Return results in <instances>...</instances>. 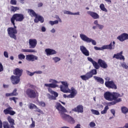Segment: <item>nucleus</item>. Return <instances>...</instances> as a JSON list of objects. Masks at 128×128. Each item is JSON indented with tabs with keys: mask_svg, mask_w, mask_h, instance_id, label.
<instances>
[{
	"mask_svg": "<svg viewBox=\"0 0 128 128\" xmlns=\"http://www.w3.org/2000/svg\"><path fill=\"white\" fill-rule=\"evenodd\" d=\"M24 20V16L22 14H15L10 18L11 24L14 26V28L10 27L7 29L8 34L10 38L16 40V26L15 22H22Z\"/></svg>",
	"mask_w": 128,
	"mask_h": 128,
	"instance_id": "1",
	"label": "nucleus"
},
{
	"mask_svg": "<svg viewBox=\"0 0 128 128\" xmlns=\"http://www.w3.org/2000/svg\"><path fill=\"white\" fill-rule=\"evenodd\" d=\"M62 85L60 86L61 92H64L65 94H68V92L70 94L68 95L64 94V98H74L76 94H78V91L74 87H72L70 89L68 88V82H61Z\"/></svg>",
	"mask_w": 128,
	"mask_h": 128,
	"instance_id": "2",
	"label": "nucleus"
},
{
	"mask_svg": "<svg viewBox=\"0 0 128 128\" xmlns=\"http://www.w3.org/2000/svg\"><path fill=\"white\" fill-rule=\"evenodd\" d=\"M50 82H52V83L45 84H44V86L48 88V92H50V94H54L55 98H58V94L52 90V88H58V85L56 84H58V82L54 80H50Z\"/></svg>",
	"mask_w": 128,
	"mask_h": 128,
	"instance_id": "3",
	"label": "nucleus"
},
{
	"mask_svg": "<svg viewBox=\"0 0 128 128\" xmlns=\"http://www.w3.org/2000/svg\"><path fill=\"white\" fill-rule=\"evenodd\" d=\"M104 98L106 100H108V102H112L114 100H116L118 98H122V96L120 93L116 92H106L104 95Z\"/></svg>",
	"mask_w": 128,
	"mask_h": 128,
	"instance_id": "4",
	"label": "nucleus"
},
{
	"mask_svg": "<svg viewBox=\"0 0 128 128\" xmlns=\"http://www.w3.org/2000/svg\"><path fill=\"white\" fill-rule=\"evenodd\" d=\"M28 12L30 16L32 18L34 16L35 18L34 22L36 23H38V22H40L41 24H42L44 22V17L40 15H38V14H36V13L34 10L32 9H28Z\"/></svg>",
	"mask_w": 128,
	"mask_h": 128,
	"instance_id": "5",
	"label": "nucleus"
},
{
	"mask_svg": "<svg viewBox=\"0 0 128 128\" xmlns=\"http://www.w3.org/2000/svg\"><path fill=\"white\" fill-rule=\"evenodd\" d=\"M97 74L98 72H96V68L93 69L87 72L86 75L81 76L80 78L82 80H88L91 78H92V76H94Z\"/></svg>",
	"mask_w": 128,
	"mask_h": 128,
	"instance_id": "6",
	"label": "nucleus"
},
{
	"mask_svg": "<svg viewBox=\"0 0 128 128\" xmlns=\"http://www.w3.org/2000/svg\"><path fill=\"white\" fill-rule=\"evenodd\" d=\"M56 110H58L59 114H60L61 118H62L64 116V115L66 114H64V112H67L66 109L64 107L62 106L60 104V103H56Z\"/></svg>",
	"mask_w": 128,
	"mask_h": 128,
	"instance_id": "7",
	"label": "nucleus"
},
{
	"mask_svg": "<svg viewBox=\"0 0 128 128\" xmlns=\"http://www.w3.org/2000/svg\"><path fill=\"white\" fill-rule=\"evenodd\" d=\"M26 94L30 98H36L38 96V92L32 89H27L26 91Z\"/></svg>",
	"mask_w": 128,
	"mask_h": 128,
	"instance_id": "8",
	"label": "nucleus"
},
{
	"mask_svg": "<svg viewBox=\"0 0 128 128\" xmlns=\"http://www.w3.org/2000/svg\"><path fill=\"white\" fill-rule=\"evenodd\" d=\"M80 38L81 40H84V42H92L93 46H96V40L88 37L84 34H80Z\"/></svg>",
	"mask_w": 128,
	"mask_h": 128,
	"instance_id": "9",
	"label": "nucleus"
},
{
	"mask_svg": "<svg viewBox=\"0 0 128 128\" xmlns=\"http://www.w3.org/2000/svg\"><path fill=\"white\" fill-rule=\"evenodd\" d=\"M105 86L108 88H112V90L118 89V86L114 84V80L105 82Z\"/></svg>",
	"mask_w": 128,
	"mask_h": 128,
	"instance_id": "10",
	"label": "nucleus"
},
{
	"mask_svg": "<svg viewBox=\"0 0 128 128\" xmlns=\"http://www.w3.org/2000/svg\"><path fill=\"white\" fill-rule=\"evenodd\" d=\"M62 118L64 120H68V122L72 124H74L76 122V120L74 119V118H72V117L66 114L64 115Z\"/></svg>",
	"mask_w": 128,
	"mask_h": 128,
	"instance_id": "11",
	"label": "nucleus"
},
{
	"mask_svg": "<svg viewBox=\"0 0 128 128\" xmlns=\"http://www.w3.org/2000/svg\"><path fill=\"white\" fill-rule=\"evenodd\" d=\"M4 114H10V116H14L16 112L12 110V108L9 106L7 108L4 110Z\"/></svg>",
	"mask_w": 128,
	"mask_h": 128,
	"instance_id": "12",
	"label": "nucleus"
},
{
	"mask_svg": "<svg viewBox=\"0 0 128 128\" xmlns=\"http://www.w3.org/2000/svg\"><path fill=\"white\" fill-rule=\"evenodd\" d=\"M26 60L28 62H35L38 60V58L34 54H28L26 56Z\"/></svg>",
	"mask_w": 128,
	"mask_h": 128,
	"instance_id": "13",
	"label": "nucleus"
},
{
	"mask_svg": "<svg viewBox=\"0 0 128 128\" xmlns=\"http://www.w3.org/2000/svg\"><path fill=\"white\" fill-rule=\"evenodd\" d=\"M10 80L13 84H18L20 82V77L18 76H12Z\"/></svg>",
	"mask_w": 128,
	"mask_h": 128,
	"instance_id": "14",
	"label": "nucleus"
},
{
	"mask_svg": "<svg viewBox=\"0 0 128 128\" xmlns=\"http://www.w3.org/2000/svg\"><path fill=\"white\" fill-rule=\"evenodd\" d=\"M97 64H98L100 68H108V64L104 60L102 59H98Z\"/></svg>",
	"mask_w": 128,
	"mask_h": 128,
	"instance_id": "15",
	"label": "nucleus"
},
{
	"mask_svg": "<svg viewBox=\"0 0 128 128\" xmlns=\"http://www.w3.org/2000/svg\"><path fill=\"white\" fill-rule=\"evenodd\" d=\"M38 44V40L36 39L29 40V48H34Z\"/></svg>",
	"mask_w": 128,
	"mask_h": 128,
	"instance_id": "16",
	"label": "nucleus"
},
{
	"mask_svg": "<svg viewBox=\"0 0 128 128\" xmlns=\"http://www.w3.org/2000/svg\"><path fill=\"white\" fill-rule=\"evenodd\" d=\"M117 40H118L120 42H124V40H128V34L123 33L117 37Z\"/></svg>",
	"mask_w": 128,
	"mask_h": 128,
	"instance_id": "17",
	"label": "nucleus"
},
{
	"mask_svg": "<svg viewBox=\"0 0 128 128\" xmlns=\"http://www.w3.org/2000/svg\"><path fill=\"white\" fill-rule=\"evenodd\" d=\"M72 111L75 112H80L82 114L84 112V106L82 104H79L76 106V108L72 109Z\"/></svg>",
	"mask_w": 128,
	"mask_h": 128,
	"instance_id": "18",
	"label": "nucleus"
},
{
	"mask_svg": "<svg viewBox=\"0 0 128 128\" xmlns=\"http://www.w3.org/2000/svg\"><path fill=\"white\" fill-rule=\"evenodd\" d=\"M22 72H24V70H22V69H20V68H16L14 70V74L19 78H20V76H22Z\"/></svg>",
	"mask_w": 128,
	"mask_h": 128,
	"instance_id": "19",
	"label": "nucleus"
},
{
	"mask_svg": "<svg viewBox=\"0 0 128 128\" xmlns=\"http://www.w3.org/2000/svg\"><path fill=\"white\" fill-rule=\"evenodd\" d=\"M113 58L116 60H124V56H122V51L116 54H114Z\"/></svg>",
	"mask_w": 128,
	"mask_h": 128,
	"instance_id": "20",
	"label": "nucleus"
},
{
	"mask_svg": "<svg viewBox=\"0 0 128 128\" xmlns=\"http://www.w3.org/2000/svg\"><path fill=\"white\" fill-rule=\"evenodd\" d=\"M87 14L90 16L92 18H94V20H98V18H100V15L98 14V13L92 11H88Z\"/></svg>",
	"mask_w": 128,
	"mask_h": 128,
	"instance_id": "21",
	"label": "nucleus"
},
{
	"mask_svg": "<svg viewBox=\"0 0 128 128\" xmlns=\"http://www.w3.org/2000/svg\"><path fill=\"white\" fill-rule=\"evenodd\" d=\"M80 50L82 52L83 54L86 56H90V52H88L84 46H80Z\"/></svg>",
	"mask_w": 128,
	"mask_h": 128,
	"instance_id": "22",
	"label": "nucleus"
},
{
	"mask_svg": "<svg viewBox=\"0 0 128 128\" xmlns=\"http://www.w3.org/2000/svg\"><path fill=\"white\" fill-rule=\"evenodd\" d=\"M87 58H88V60L89 62H92L94 68H96V70H98L100 68V66L98 65V62H96L94 60L90 57H88Z\"/></svg>",
	"mask_w": 128,
	"mask_h": 128,
	"instance_id": "23",
	"label": "nucleus"
},
{
	"mask_svg": "<svg viewBox=\"0 0 128 128\" xmlns=\"http://www.w3.org/2000/svg\"><path fill=\"white\" fill-rule=\"evenodd\" d=\"M8 121L10 124V128H15L14 125H16V123H14V118H12V116H8L7 118Z\"/></svg>",
	"mask_w": 128,
	"mask_h": 128,
	"instance_id": "24",
	"label": "nucleus"
},
{
	"mask_svg": "<svg viewBox=\"0 0 128 128\" xmlns=\"http://www.w3.org/2000/svg\"><path fill=\"white\" fill-rule=\"evenodd\" d=\"M45 52L47 56H52V54H56V52L55 50L50 48L46 49Z\"/></svg>",
	"mask_w": 128,
	"mask_h": 128,
	"instance_id": "25",
	"label": "nucleus"
},
{
	"mask_svg": "<svg viewBox=\"0 0 128 128\" xmlns=\"http://www.w3.org/2000/svg\"><path fill=\"white\" fill-rule=\"evenodd\" d=\"M94 78L97 82H99L101 84H104V80L102 78L96 76H94Z\"/></svg>",
	"mask_w": 128,
	"mask_h": 128,
	"instance_id": "26",
	"label": "nucleus"
},
{
	"mask_svg": "<svg viewBox=\"0 0 128 128\" xmlns=\"http://www.w3.org/2000/svg\"><path fill=\"white\" fill-rule=\"evenodd\" d=\"M112 42H111L108 45H104L102 46V50H114L112 46Z\"/></svg>",
	"mask_w": 128,
	"mask_h": 128,
	"instance_id": "27",
	"label": "nucleus"
},
{
	"mask_svg": "<svg viewBox=\"0 0 128 128\" xmlns=\"http://www.w3.org/2000/svg\"><path fill=\"white\" fill-rule=\"evenodd\" d=\"M23 52H36V50L34 49H22Z\"/></svg>",
	"mask_w": 128,
	"mask_h": 128,
	"instance_id": "28",
	"label": "nucleus"
},
{
	"mask_svg": "<svg viewBox=\"0 0 128 128\" xmlns=\"http://www.w3.org/2000/svg\"><path fill=\"white\" fill-rule=\"evenodd\" d=\"M114 100V101L111 102L112 106H114L116 104L120 102H122V98H116V99Z\"/></svg>",
	"mask_w": 128,
	"mask_h": 128,
	"instance_id": "29",
	"label": "nucleus"
},
{
	"mask_svg": "<svg viewBox=\"0 0 128 128\" xmlns=\"http://www.w3.org/2000/svg\"><path fill=\"white\" fill-rule=\"evenodd\" d=\"M100 8L101 10H102L103 12H108V10H106V8L104 6V4H100Z\"/></svg>",
	"mask_w": 128,
	"mask_h": 128,
	"instance_id": "30",
	"label": "nucleus"
},
{
	"mask_svg": "<svg viewBox=\"0 0 128 128\" xmlns=\"http://www.w3.org/2000/svg\"><path fill=\"white\" fill-rule=\"evenodd\" d=\"M19 10L20 8L18 7L11 6V12H16V10Z\"/></svg>",
	"mask_w": 128,
	"mask_h": 128,
	"instance_id": "31",
	"label": "nucleus"
},
{
	"mask_svg": "<svg viewBox=\"0 0 128 128\" xmlns=\"http://www.w3.org/2000/svg\"><path fill=\"white\" fill-rule=\"evenodd\" d=\"M121 110L122 114H126L128 112V108L126 106H122L121 108Z\"/></svg>",
	"mask_w": 128,
	"mask_h": 128,
	"instance_id": "32",
	"label": "nucleus"
},
{
	"mask_svg": "<svg viewBox=\"0 0 128 128\" xmlns=\"http://www.w3.org/2000/svg\"><path fill=\"white\" fill-rule=\"evenodd\" d=\"M91 112L93 114H96V116H100V112L98 110L92 109Z\"/></svg>",
	"mask_w": 128,
	"mask_h": 128,
	"instance_id": "33",
	"label": "nucleus"
},
{
	"mask_svg": "<svg viewBox=\"0 0 128 128\" xmlns=\"http://www.w3.org/2000/svg\"><path fill=\"white\" fill-rule=\"evenodd\" d=\"M108 106H106L104 108V110L101 112L102 114H106L108 112Z\"/></svg>",
	"mask_w": 128,
	"mask_h": 128,
	"instance_id": "34",
	"label": "nucleus"
},
{
	"mask_svg": "<svg viewBox=\"0 0 128 128\" xmlns=\"http://www.w3.org/2000/svg\"><path fill=\"white\" fill-rule=\"evenodd\" d=\"M18 90L16 88L14 89L12 92L11 93L12 96H16L18 95V93L16 92Z\"/></svg>",
	"mask_w": 128,
	"mask_h": 128,
	"instance_id": "35",
	"label": "nucleus"
},
{
	"mask_svg": "<svg viewBox=\"0 0 128 128\" xmlns=\"http://www.w3.org/2000/svg\"><path fill=\"white\" fill-rule=\"evenodd\" d=\"M3 128H10V124H8V122H4Z\"/></svg>",
	"mask_w": 128,
	"mask_h": 128,
	"instance_id": "36",
	"label": "nucleus"
},
{
	"mask_svg": "<svg viewBox=\"0 0 128 128\" xmlns=\"http://www.w3.org/2000/svg\"><path fill=\"white\" fill-rule=\"evenodd\" d=\"M29 108H30V110H33V108H36V104H32V103H30L28 106Z\"/></svg>",
	"mask_w": 128,
	"mask_h": 128,
	"instance_id": "37",
	"label": "nucleus"
},
{
	"mask_svg": "<svg viewBox=\"0 0 128 128\" xmlns=\"http://www.w3.org/2000/svg\"><path fill=\"white\" fill-rule=\"evenodd\" d=\"M49 23L50 24H51V26H54V24H58V20H56L54 21H50Z\"/></svg>",
	"mask_w": 128,
	"mask_h": 128,
	"instance_id": "38",
	"label": "nucleus"
},
{
	"mask_svg": "<svg viewBox=\"0 0 128 128\" xmlns=\"http://www.w3.org/2000/svg\"><path fill=\"white\" fill-rule=\"evenodd\" d=\"M18 58L19 60H24L26 58V56L24 54H20L18 55Z\"/></svg>",
	"mask_w": 128,
	"mask_h": 128,
	"instance_id": "39",
	"label": "nucleus"
},
{
	"mask_svg": "<svg viewBox=\"0 0 128 128\" xmlns=\"http://www.w3.org/2000/svg\"><path fill=\"white\" fill-rule=\"evenodd\" d=\"M26 72L28 76H34V74H36V72H32L28 70H26Z\"/></svg>",
	"mask_w": 128,
	"mask_h": 128,
	"instance_id": "40",
	"label": "nucleus"
},
{
	"mask_svg": "<svg viewBox=\"0 0 128 128\" xmlns=\"http://www.w3.org/2000/svg\"><path fill=\"white\" fill-rule=\"evenodd\" d=\"M53 60L55 62H60V58L58 57H55L53 58Z\"/></svg>",
	"mask_w": 128,
	"mask_h": 128,
	"instance_id": "41",
	"label": "nucleus"
},
{
	"mask_svg": "<svg viewBox=\"0 0 128 128\" xmlns=\"http://www.w3.org/2000/svg\"><path fill=\"white\" fill-rule=\"evenodd\" d=\"M10 4L14 6L16 5V0H11L10 2Z\"/></svg>",
	"mask_w": 128,
	"mask_h": 128,
	"instance_id": "42",
	"label": "nucleus"
},
{
	"mask_svg": "<svg viewBox=\"0 0 128 128\" xmlns=\"http://www.w3.org/2000/svg\"><path fill=\"white\" fill-rule=\"evenodd\" d=\"M122 68H125V70H128V66L126 64L123 63V64H122Z\"/></svg>",
	"mask_w": 128,
	"mask_h": 128,
	"instance_id": "43",
	"label": "nucleus"
},
{
	"mask_svg": "<svg viewBox=\"0 0 128 128\" xmlns=\"http://www.w3.org/2000/svg\"><path fill=\"white\" fill-rule=\"evenodd\" d=\"M36 126V122L34 121H32V124L30 126V128H32Z\"/></svg>",
	"mask_w": 128,
	"mask_h": 128,
	"instance_id": "44",
	"label": "nucleus"
},
{
	"mask_svg": "<svg viewBox=\"0 0 128 128\" xmlns=\"http://www.w3.org/2000/svg\"><path fill=\"white\" fill-rule=\"evenodd\" d=\"M94 50H102V48H98L96 46H94Z\"/></svg>",
	"mask_w": 128,
	"mask_h": 128,
	"instance_id": "45",
	"label": "nucleus"
},
{
	"mask_svg": "<svg viewBox=\"0 0 128 128\" xmlns=\"http://www.w3.org/2000/svg\"><path fill=\"white\" fill-rule=\"evenodd\" d=\"M64 14H74V13H72L70 11H66V10L64 12Z\"/></svg>",
	"mask_w": 128,
	"mask_h": 128,
	"instance_id": "46",
	"label": "nucleus"
},
{
	"mask_svg": "<svg viewBox=\"0 0 128 128\" xmlns=\"http://www.w3.org/2000/svg\"><path fill=\"white\" fill-rule=\"evenodd\" d=\"M35 108L36 110L35 112H40V114H42V110L38 108V106H36V108Z\"/></svg>",
	"mask_w": 128,
	"mask_h": 128,
	"instance_id": "47",
	"label": "nucleus"
},
{
	"mask_svg": "<svg viewBox=\"0 0 128 128\" xmlns=\"http://www.w3.org/2000/svg\"><path fill=\"white\" fill-rule=\"evenodd\" d=\"M4 72V66L0 62V72Z\"/></svg>",
	"mask_w": 128,
	"mask_h": 128,
	"instance_id": "48",
	"label": "nucleus"
},
{
	"mask_svg": "<svg viewBox=\"0 0 128 128\" xmlns=\"http://www.w3.org/2000/svg\"><path fill=\"white\" fill-rule=\"evenodd\" d=\"M90 128H94V126H96V123H94V122H91L90 124Z\"/></svg>",
	"mask_w": 128,
	"mask_h": 128,
	"instance_id": "49",
	"label": "nucleus"
},
{
	"mask_svg": "<svg viewBox=\"0 0 128 128\" xmlns=\"http://www.w3.org/2000/svg\"><path fill=\"white\" fill-rule=\"evenodd\" d=\"M4 56H5V58H8V52H4Z\"/></svg>",
	"mask_w": 128,
	"mask_h": 128,
	"instance_id": "50",
	"label": "nucleus"
},
{
	"mask_svg": "<svg viewBox=\"0 0 128 128\" xmlns=\"http://www.w3.org/2000/svg\"><path fill=\"white\" fill-rule=\"evenodd\" d=\"M40 105L41 106H46V103H44V102H40Z\"/></svg>",
	"mask_w": 128,
	"mask_h": 128,
	"instance_id": "51",
	"label": "nucleus"
},
{
	"mask_svg": "<svg viewBox=\"0 0 128 128\" xmlns=\"http://www.w3.org/2000/svg\"><path fill=\"white\" fill-rule=\"evenodd\" d=\"M50 100H56V97L54 96H50L49 97Z\"/></svg>",
	"mask_w": 128,
	"mask_h": 128,
	"instance_id": "52",
	"label": "nucleus"
},
{
	"mask_svg": "<svg viewBox=\"0 0 128 128\" xmlns=\"http://www.w3.org/2000/svg\"><path fill=\"white\" fill-rule=\"evenodd\" d=\"M97 27L100 28V30H102L104 28V26L100 24H98Z\"/></svg>",
	"mask_w": 128,
	"mask_h": 128,
	"instance_id": "53",
	"label": "nucleus"
},
{
	"mask_svg": "<svg viewBox=\"0 0 128 128\" xmlns=\"http://www.w3.org/2000/svg\"><path fill=\"white\" fill-rule=\"evenodd\" d=\"M10 100H18V98H16V97H12V98H9Z\"/></svg>",
	"mask_w": 128,
	"mask_h": 128,
	"instance_id": "54",
	"label": "nucleus"
},
{
	"mask_svg": "<svg viewBox=\"0 0 128 128\" xmlns=\"http://www.w3.org/2000/svg\"><path fill=\"white\" fill-rule=\"evenodd\" d=\"M110 112L112 113V114H113V116H114V114H116V111L112 109L110 110Z\"/></svg>",
	"mask_w": 128,
	"mask_h": 128,
	"instance_id": "55",
	"label": "nucleus"
},
{
	"mask_svg": "<svg viewBox=\"0 0 128 128\" xmlns=\"http://www.w3.org/2000/svg\"><path fill=\"white\" fill-rule=\"evenodd\" d=\"M46 27L42 26V32H46Z\"/></svg>",
	"mask_w": 128,
	"mask_h": 128,
	"instance_id": "56",
	"label": "nucleus"
},
{
	"mask_svg": "<svg viewBox=\"0 0 128 128\" xmlns=\"http://www.w3.org/2000/svg\"><path fill=\"white\" fill-rule=\"evenodd\" d=\"M6 96H12V93H6Z\"/></svg>",
	"mask_w": 128,
	"mask_h": 128,
	"instance_id": "57",
	"label": "nucleus"
},
{
	"mask_svg": "<svg viewBox=\"0 0 128 128\" xmlns=\"http://www.w3.org/2000/svg\"><path fill=\"white\" fill-rule=\"evenodd\" d=\"M116 44V42L114 41L112 42V48H114V45Z\"/></svg>",
	"mask_w": 128,
	"mask_h": 128,
	"instance_id": "58",
	"label": "nucleus"
},
{
	"mask_svg": "<svg viewBox=\"0 0 128 128\" xmlns=\"http://www.w3.org/2000/svg\"><path fill=\"white\" fill-rule=\"evenodd\" d=\"M94 24H96V25L97 26H98V24H98V20H96L94 22Z\"/></svg>",
	"mask_w": 128,
	"mask_h": 128,
	"instance_id": "59",
	"label": "nucleus"
},
{
	"mask_svg": "<svg viewBox=\"0 0 128 128\" xmlns=\"http://www.w3.org/2000/svg\"><path fill=\"white\" fill-rule=\"evenodd\" d=\"M0 128H2V120H0Z\"/></svg>",
	"mask_w": 128,
	"mask_h": 128,
	"instance_id": "60",
	"label": "nucleus"
},
{
	"mask_svg": "<svg viewBox=\"0 0 128 128\" xmlns=\"http://www.w3.org/2000/svg\"><path fill=\"white\" fill-rule=\"evenodd\" d=\"M42 2H40L38 4V8H41V6H42Z\"/></svg>",
	"mask_w": 128,
	"mask_h": 128,
	"instance_id": "61",
	"label": "nucleus"
},
{
	"mask_svg": "<svg viewBox=\"0 0 128 128\" xmlns=\"http://www.w3.org/2000/svg\"><path fill=\"white\" fill-rule=\"evenodd\" d=\"M3 87L4 88H8V85L4 84Z\"/></svg>",
	"mask_w": 128,
	"mask_h": 128,
	"instance_id": "62",
	"label": "nucleus"
},
{
	"mask_svg": "<svg viewBox=\"0 0 128 128\" xmlns=\"http://www.w3.org/2000/svg\"><path fill=\"white\" fill-rule=\"evenodd\" d=\"M104 0L106 2H110V4H112V0Z\"/></svg>",
	"mask_w": 128,
	"mask_h": 128,
	"instance_id": "63",
	"label": "nucleus"
},
{
	"mask_svg": "<svg viewBox=\"0 0 128 128\" xmlns=\"http://www.w3.org/2000/svg\"><path fill=\"white\" fill-rule=\"evenodd\" d=\"M124 128H128V123L126 124L124 126Z\"/></svg>",
	"mask_w": 128,
	"mask_h": 128,
	"instance_id": "64",
	"label": "nucleus"
}]
</instances>
